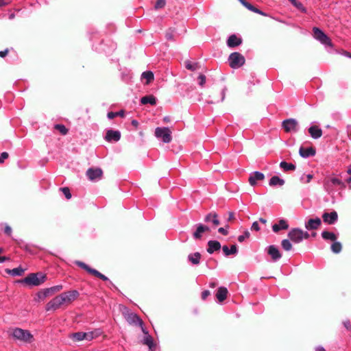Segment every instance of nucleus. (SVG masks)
Listing matches in <instances>:
<instances>
[{"instance_id":"f257e3e1","label":"nucleus","mask_w":351,"mask_h":351,"mask_svg":"<svg viewBox=\"0 0 351 351\" xmlns=\"http://www.w3.org/2000/svg\"><path fill=\"white\" fill-rule=\"evenodd\" d=\"M8 335L15 341H19L25 343H30L34 341V336L31 332L20 328H13L8 330Z\"/></svg>"},{"instance_id":"f03ea898","label":"nucleus","mask_w":351,"mask_h":351,"mask_svg":"<svg viewBox=\"0 0 351 351\" xmlns=\"http://www.w3.org/2000/svg\"><path fill=\"white\" fill-rule=\"evenodd\" d=\"M337 186L344 187L345 184L335 176H328L324 181V189L328 193H334Z\"/></svg>"},{"instance_id":"7ed1b4c3","label":"nucleus","mask_w":351,"mask_h":351,"mask_svg":"<svg viewBox=\"0 0 351 351\" xmlns=\"http://www.w3.org/2000/svg\"><path fill=\"white\" fill-rule=\"evenodd\" d=\"M46 280V276L41 273H32L25 278L19 280L20 282L25 283L30 286H39Z\"/></svg>"},{"instance_id":"20e7f679","label":"nucleus","mask_w":351,"mask_h":351,"mask_svg":"<svg viewBox=\"0 0 351 351\" xmlns=\"http://www.w3.org/2000/svg\"><path fill=\"white\" fill-rule=\"evenodd\" d=\"M101 335V331L99 329L95 330L93 331H90L87 332H78L73 333L70 335V337L74 341H80L82 340L91 341L94 338L99 336Z\"/></svg>"},{"instance_id":"39448f33","label":"nucleus","mask_w":351,"mask_h":351,"mask_svg":"<svg viewBox=\"0 0 351 351\" xmlns=\"http://www.w3.org/2000/svg\"><path fill=\"white\" fill-rule=\"evenodd\" d=\"M288 237L293 243H299L302 242L304 239H308L309 234L300 228H293L289 231Z\"/></svg>"},{"instance_id":"423d86ee","label":"nucleus","mask_w":351,"mask_h":351,"mask_svg":"<svg viewBox=\"0 0 351 351\" xmlns=\"http://www.w3.org/2000/svg\"><path fill=\"white\" fill-rule=\"evenodd\" d=\"M155 136L157 138L161 139L163 143H169L171 141V132L169 128H156Z\"/></svg>"},{"instance_id":"0eeeda50","label":"nucleus","mask_w":351,"mask_h":351,"mask_svg":"<svg viewBox=\"0 0 351 351\" xmlns=\"http://www.w3.org/2000/svg\"><path fill=\"white\" fill-rule=\"evenodd\" d=\"M229 64L233 69H238L245 63V58L238 52L232 53L228 58Z\"/></svg>"},{"instance_id":"6e6552de","label":"nucleus","mask_w":351,"mask_h":351,"mask_svg":"<svg viewBox=\"0 0 351 351\" xmlns=\"http://www.w3.org/2000/svg\"><path fill=\"white\" fill-rule=\"evenodd\" d=\"M313 32L314 38L319 41L322 44L329 47H332V44L329 37L319 28L315 27H313Z\"/></svg>"},{"instance_id":"1a4fd4ad","label":"nucleus","mask_w":351,"mask_h":351,"mask_svg":"<svg viewBox=\"0 0 351 351\" xmlns=\"http://www.w3.org/2000/svg\"><path fill=\"white\" fill-rule=\"evenodd\" d=\"M282 125L286 132H296L298 130V122L295 119L284 120Z\"/></svg>"},{"instance_id":"9d476101","label":"nucleus","mask_w":351,"mask_h":351,"mask_svg":"<svg viewBox=\"0 0 351 351\" xmlns=\"http://www.w3.org/2000/svg\"><path fill=\"white\" fill-rule=\"evenodd\" d=\"M125 318L130 324L139 326L143 333H146V330L143 327V322L141 319L135 313H130L125 315Z\"/></svg>"},{"instance_id":"9b49d317","label":"nucleus","mask_w":351,"mask_h":351,"mask_svg":"<svg viewBox=\"0 0 351 351\" xmlns=\"http://www.w3.org/2000/svg\"><path fill=\"white\" fill-rule=\"evenodd\" d=\"M60 296L64 304H69L79 296V292L76 290L69 291L61 293Z\"/></svg>"},{"instance_id":"f8f14e48","label":"nucleus","mask_w":351,"mask_h":351,"mask_svg":"<svg viewBox=\"0 0 351 351\" xmlns=\"http://www.w3.org/2000/svg\"><path fill=\"white\" fill-rule=\"evenodd\" d=\"M63 302L61 300V298L59 295L55 297L51 300H50L46 305L45 309L47 311H56L62 305H63Z\"/></svg>"},{"instance_id":"ddd939ff","label":"nucleus","mask_w":351,"mask_h":351,"mask_svg":"<svg viewBox=\"0 0 351 351\" xmlns=\"http://www.w3.org/2000/svg\"><path fill=\"white\" fill-rule=\"evenodd\" d=\"M102 170L99 168H90L86 171V176L91 181L99 180L102 176Z\"/></svg>"},{"instance_id":"4468645a","label":"nucleus","mask_w":351,"mask_h":351,"mask_svg":"<svg viewBox=\"0 0 351 351\" xmlns=\"http://www.w3.org/2000/svg\"><path fill=\"white\" fill-rule=\"evenodd\" d=\"M323 221L328 224H334L338 219V215L336 211L330 213H324L322 215Z\"/></svg>"},{"instance_id":"2eb2a0df","label":"nucleus","mask_w":351,"mask_h":351,"mask_svg":"<svg viewBox=\"0 0 351 351\" xmlns=\"http://www.w3.org/2000/svg\"><path fill=\"white\" fill-rule=\"evenodd\" d=\"M208 231H210V228L208 226L202 223H198L197 224L196 230L193 234V238L195 239H199L202 238L204 232Z\"/></svg>"},{"instance_id":"dca6fc26","label":"nucleus","mask_w":351,"mask_h":351,"mask_svg":"<svg viewBox=\"0 0 351 351\" xmlns=\"http://www.w3.org/2000/svg\"><path fill=\"white\" fill-rule=\"evenodd\" d=\"M121 138V133L119 131L115 130H108L106 132V135L105 137V139L107 141H118L120 140Z\"/></svg>"},{"instance_id":"f3484780","label":"nucleus","mask_w":351,"mask_h":351,"mask_svg":"<svg viewBox=\"0 0 351 351\" xmlns=\"http://www.w3.org/2000/svg\"><path fill=\"white\" fill-rule=\"evenodd\" d=\"M265 178V176L263 173L259 171H254L252 173L249 178V182L252 186H254L256 184L258 181L263 180Z\"/></svg>"},{"instance_id":"a211bd4d","label":"nucleus","mask_w":351,"mask_h":351,"mask_svg":"<svg viewBox=\"0 0 351 351\" xmlns=\"http://www.w3.org/2000/svg\"><path fill=\"white\" fill-rule=\"evenodd\" d=\"M267 253L271 256L274 261H277L282 257L280 251L274 245H270L268 247Z\"/></svg>"},{"instance_id":"6ab92c4d","label":"nucleus","mask_w":351,"mask_h":351,"mask_svg":"<svg viewBox=\"0 0 351 351\" xmlns=\"http://www.w3.org/2000/svg\"><path fill=\"white\" fill-rule=\"evenodd\" d=\"M321 219L318 217H316L315 219H310L307 222H306L305 228L307 230H316L321 225Z\"/></svg>"},{"instance_id":"aec40b11","label":"nucleus","mask_w":351,"mask_h":351,"mask_svg":"<svg viewBox=\"0 0 351 351\" xmlns=\"http://www.w3.org/2000/svg\"><path fill=\"white\" fill-rule=\"evenodd\" d=\"M308 133L314 139L319 138L322 136V130L317 125H312L308 128Z\"/></svg>"},{"instance_id":"412c9836","label":"nucleus","mask_w":351,"mask_h":351,"mask_svg":"<svg viewBox=\"0 0 351 351\" xmlns=\"http://www.w3.org/2000/svg\"><path fill=\"white\" fill-rule=\"evenodd\" d=\"M51 295L47 288L39 291L34 297V301L40 302L44 301L48 296Z\"/></svg>"},{"instance_id":"4be33fe9","label":"nucleus","mask_w":351,"mask_h":351,"mask_svg":"<svg viewBox=\"0 0 351 351\" xmlns=\"http://www.w3.org/2000/svg\"><path fill=\"white\" fill-rule=\"evenodd\" d=\"M221 248V244L219 241H209L208 242V248H207V252L209 253V254H213L214 253L215 251H218Z\"/></svg>"},{"instance_id":"5701e85b","label":"nucleus","mask_w":351,"mask_h":351,"mask_svg":"<svg viewBox=\"0 0 351 351\" xmlns=\"http://www.w3.org/2000/svg\"><path fill=\"white\" fill-rule=\"evenodd\" d=\"M299 154L302 158H308L314 156L315 154V150L311 147L308 148L301 147L299 150Z\"/></svg>"},{"instance_id":"b1692460","label":"nucleus","mask_w":351,"mask_h":351,"mask_svg":"<svg viewBox=\"0 0 351 351\" xmlns=\"http://www.w3.org/2000/svg\"><path fill=\"white\" fill-rule=\"evenodd\" d=\"M241 38L237 37L234 34L231 35L227 40V45L229 47H234L239 46V45L241 44Z\"/></svg>"},{"instance_id":"393cba45","label":"nucleus","mask_w":351,"mask_h":351,"mask_svg":"<svg viewBox=\"0 0 351 351\" xmlns=\"http://www.w3.org/2000/svg\"><path fill=\"white\" fill-rule=\"evenodd\" d=\"M288 228L289 225L284 219H280L278 223H275L272 226V230L275 232H277L280 230H287Z\"/></svg>"},{"instance_id":"a878e982","label":"nucleus","mask_w":351,"mask_h":351,"mask_svg":"<svg viewBox=\"0 0 351 351\" xmlns=\"http://www.w3.org/2000/svg\"><path fill=\"white\" fill-rule=\"evenodd\" d=\"M205 222L211 221L215 226L219 224V221L218 219V215L216 213H210L208 214L204 218Z\"/></svg>"},{"instance_id":"bb28decb","label":"nucleus","mask_w":351,"mask_h":351,"mask_svg":"<svg viewBox=\"0 0 351 351\" xmlns=\"http://www.w3.org/2000/svg\"><path fill=\"white\" fill-rule=\"evenodd\" d=\"M228 294V290L226 287H221L218 289L217 292L216 293V297L219 302H223L226 300Z\"/></svg>"},{"instance_id":"cd10ccee","label":"nucleus","mask_w":351,"mask_h":351,"mask_svg":"<svg viewBox=\"0 0 351 351\" xmlns=\"http://www.w3.org/2000/svg\"><path fill=\"white\" fill-rule=\"evenodd\" d=\"M24 271H25V269L21 267H19L17 268H14L12 269H5V272L7 274H10L13 276H21L23 274Z\"/></svg>"},{"instance_id":"c85d7f7f","label":"nucleus","mask_w":351,"mask_h":351,"mask_svg":"<svg viewBox=\"0 0 351 351\" xmlns=\"http://www.w3.org/2000/svg\"><path fill=\"white\" fill-rule=\"evenodd\" d=\"M285 184V180L280 178L278 176H274L269 180V184L271 186H282Z\"/></svg>"},{"instance_id":"c756f323","label":"nucleus","mask_w":351,"mask_h":351,"mask_svg":"<svg viewBox=\"0 0 351 351\" xmlns=\"http://www.w3.org/2000/svg\"><path fill=\"white\" fill-rule=\"evenodd\" d=\"M141 102L142 104H144V105L149 104L152 106H154L156 104V99L153 95H147V96L143 97L141 99Z\"/></svg>"},{"instance_id":"7c9ffc66","label":"nucleus","mask_w":351,"mask_h":351,"mask_svg":"<svg viewBox=\"0 0 351 351\" xmlns=\"http://www.w3.org/2000/svg\"><path fill=\"white\" fill-rule=\"evenodd\" d=\"M222 250L225 256H226L232 254H236L237 253V248L235 245H232L230 248H229L227 245H223Z\"/></svg>"},{"instance_id":"2f4dec72","label":"nucleus","mask_w":351,"mask_h":351,"mask_svg":"<svg viewBox=\"0 0 351 351\" xmlns=\"http://www.w3.org/2000/svg\"><path fill=\"white\" fill-rule=\"evenodd\" d=\"M200 258L201 254L199 252L190 254L188 256L189 261L193 265H198L199 263Z\"/></svg>"},{"instance_id":"473e14b6","label":"nucleus","mask_w":351,"mask_h":351,"mask_svg":"<svg viewBox=\"0 0 351 351\" xmlns=\"http://www.w3.org/2000/svg\"><path fill=\"white\" fill-rule=\"evenodd\" d=\"M243 6H245L247 9L249 10L259 14L263 16H266L267 14L262 12L261 10H258V8H255L254 5H252L251 3H248L247 1L243 3Z\"/></svg>"},{"instance_id":"72a5a7b5","label":"nucleus","mask_w":351,"mask_h":351,"mask_svg":"<svg viewBox=\"0 0 351 351\" xmlns=\"http://www.w3.org/2000/svg\"><path fill=\"white\" fill-rule=\"evenodd\" d=\"M280 167L285 171H294L295 169V166L293 164L288 163L285 161H282L280 163Z\"/></svg>"},{"instance_id":"f704fd0d","label":"nucleus","mask_w":351,"mask_h":351,"mask_svg":"<svg viewBox=\"0 0 351 351\" xmlns=\"http://www.w3.org/2000/svg\"><path fill=\"white\" fill-rule=\"evenodd\" d=\"M322 237L325 240H330L332 241H335L337 239V236L333 232L328 231L322 232Z\"/></svg>"},{"instance_id":"c9c22d12","label":"nucleus","mask_w":351,"mask_h":351,"mask_svg":"<svg viewBox=\"0 0 351 351\" xmlns=\"http://www.w3.org/2000/svg\"><path fill=\"white\" fill-rule=\"evenodd\" d=\"M146 335L143 339V343L147 345L149 350H152L154 348V343H153V339L152 337L147 334V332L146 331V333H145Z\"/></svg>"},{"instance_id":"e433bc0d","label":"nucleus","mask_w":351,"mask_h":351,"mask_svg":"<svg viewBox=\"0 0 351 351\" xmlns=\"http://www.w3.org/2000/svg\"><path fill=\"white\" fill-rule=\"evenodd\" d=\"M142 78L147 80V84H149L154 80V73L152 71H145L142 73Z\"/></svg>"},{"instance_id":"4c0bfd02","label":"nucleus","mask_w":351,"mask_h":351,"mask_svg":"<svg viewBox=\"0 0 351 351\" xmlns=\"http://www.w3.org/2000/svg\"><path fill=\"white\" fill-rule=\"evenodd\" d=\"M341 249L342 246L340 242L335 241L331 245V250L334 253H339Z\"/></svg>"},{"instance_id":"58836bf2","label":"nucleus","mask_w":351,"mask_h":351,"mask_svg":"<svg viewBox=\"0 0 351 351\" xmlns=\"http://www.w3.org/2000/svg\"><path fill=\"white\" fill-rule=\"evenodd\" d=\"M282 248L286 251H289L292 248V245L289 240L283 239L281 243Z\"/></svg>"},{"instance_id":"ea45409f","label":"nucleus","mask_w":351,"mask_h":351,"mask_svg":"<svg viewBox=\"0 0 351 351\" xmlns=\"http://www.w3.org/2000/svg\"><path fill=\"white\" fill-rule=\"evenodd\" d=\"M76 264L81 268L85 269L87 272L92 274V271L95 269L90 268L88 265L81 261H76Z\"/></svg>"},{"instance_id":"a19ab883","label":"nucleus","mask_w":351,"mask_h":351,"mask_svg":"<svg viewBox=\"0 0 351 351\" xmlns=\"http://www.w3.org/2000/svg\"><path fill=\"white\" fill-rule=\"evenodd\" d=\"M291 4L295 6V8H297L298 9L302 10V12H306V9L304 8L303 5L298 1L297 0H289Z\"/></svg>"},{"instance_id":"79ce46f5","label":"nucleus","mask_w":351,"mask_h":351,"mask_svg":"<svg viewBox=\"0 0 351 351\" xmlns=\"http://www.w3.org/2000/svg\"><path fill=\"white\" fill-rule=\"evenodd\" d=\"M55 128L58 130L62 134L65 135L68 132L66 128L62 124H57L55 125Z\"/></svg>"},{"instance_id":"37998d69","label":"nucleus","mask_w":351,"mask_h":351,"mask_svg":"<svg viewBox=\"0 0 351 351\" xmlns=\"http://www.w3.org/2000/svg\"><path fill=\"white\" fill-rule=\"evenodd\" d=\"M91 274L94 275L95 276H96L97 278H99L100 279H101L104 281L108 280V278L106 276H104V274H102L101 273H100L99 271H98L96 269H94L93 271H92Z\"/></svg>"},{"instance_id":"c03bdc74","label":"nucleus","mask_w":351,"mask_h":351,"mask_svg":"<svg viewBox=\"0 0 351 351\" xmlns=\"http://www.w3.org/2000/svg\"><path fill=\"white\" fill-rule=\"evenodd\" d=\"M313 175L312 174H307V175H302L300 178V180L302 182H304L305 183H308L311 181L313 179Z\"/></svg>"},{"instance_id":"a18cd8bd","label":"nucleus","mask_w":351,"mask_h":351,"mask_svg":"<svg viewBox=\"0 0 351 351\" xmlns=\"http://www.w3.org/2000/svg\"><path fill=\"white\" fill-rule=\"evenodd\" d=\"M47 289H48L50 295H52L55 292H58V291L62 290V285H56V286H54V287H52L50 288H47Z\"/></svg>"},{"instance_id":"49530a36","label":"nucleus","mask_w":351,"mask_h":351,"mask_svg":"<svg viewBox=\"0 0 351 351\" xmlns=\"http://www.w3.org/2000/svg\"><path fill=\"white\" fill-rule=\"evenodd\" d=\"M165 4H166L165 0H156L154 7L156 9L162 8L163 7H165Z\"/></svg>"},{"instance_id":"de8ad7c7","label":"nucleus","mask_w":351,"mask_h":351,"mask_svg":"<svg viewBox=\"0 0 351 351\" xmlns=\"http://www.w3.org/2000/svg\"><path fill=\"white\" fill-rule=\"evenodd\" d=\"M250 232H249L247 230H246V231H245V232L243 233V234L239 236V237H238V241H239V242H241H241H243L245 239H246L249 238V237H250Z\"/></svg>"},{"instance_id":"09e8293b","label":"nucleus","mask_w":351,"mask_h":351,"mask_svg":"<svg viewBox=\"0 0 351 351\" xmlns=\"http://www.w3.org/2000/svg\"><path fill=\"white\" fill-rule=\"evenodd\" d=\"M62 191L66 199H69L71 197V194L70 193L69 188H67V187L62 188Z\"/></svg>"},{"instance_id":"8fccbe9b","label":"nucleus","mask_w":351,"mask_h":351,"mask_svg":"<svg viewBox=\"0 0 351 351\" xmlns=\"http://www.w3.org/2000/svg\"><path fill=\"white\" fill-rule=\"evenodd\" d=\"M198 80H199V84L201 86H203L206 83V76L204 75H199L198 77Z\"/></svg>"},{"instance_id":"3c124183","label":"nucleus","mask_w":351,"mask_h":351,"mask_svg":"<svg viewBox=\"0 0 351 351\" xmlns=\"http://www.w3.org/2000/svg\"><path fill=\"white\" fill-rule=\"evenodd\" d=\"M229 228L228 226H226V228H219L218 229V232L223 235H227L228 234V228Z\"/></svg>"},{"instance_id":"603ef678","label":"nucleus","mask_w":351,"mask_h":351,"mask_svg":"<svg viewBox=\"0 0 351 351\" xmlns=\"http://www.w3.org/2000/svg\"><path fill=\"white\" fill-rule=\"evenodd\" d=\"M252 230L254 231H259L260 230V226L258 225V223L257 221H254L251 227Z\"/></svg>"},{"instance_id":"864d4df0","label":"nucleus","mask_w":351,"mask_h":351,"mask_svg":"<svg viewBox=\"0 0 351 351\" xmlns=\"http://www.w3.org/2000/svg\"><path fill=\"white\" fill-rule=\"evenodd\" d=\"M8 154L7 152H2L0 156V163H2L5 159L8 158Z\"/></svg>"},{"instance_id":"5fc2aeb1","label":"nucleus","mask_w":351,"mask_h":351,"mask_svg":"<svg viewBox=\"0 0 351 351\" xmlns=\"http://www.w3.org/2000/svg\"><path fill=\"white\" fill-rule=\"evenodd\" d=\"M108 118L109 119H114L115 117L118 116V113H116V112H110L108 113Z\"/></svg>"},{"instance_id":"6e6d98bb","label":"nucleus","mask_w":351,"mask_h":351,"mask_svg":"<svg viewBox=\"0 0 351 351\" xmlns=\"http://www.w3.org/2000/svg\"><path fill=\"white\" fill-rule=\"evenodd\" d=\"M209 295H210V291L206 290V291L202 292V298L203 300H205Z\"/></svg>"},{"instance_id":"4d7b16f0","label":"nucleus","mask_w":351,"mask_h":351,"mask_svg":"<svg viewBox=\"0 0 351 351\" xmlns=\"http://www.w3.org/2000/svg\"><path fill=\"white\" fill-rule=\"evenodd\" d=\"M341 54L346 56V57H348L349 58H351V53L348 52V51H342L341 52Z\"/></svg>"},{"instance_id":"13d9d810","label":"nucleus","mask_w":351,"mask_h":351,"mask_svg":"<svg viewBox=\"0 0 351 351\" xmlns=\"http://www.w3.org/2000/svg\"><path fill=\"white\" fill-rule=\"evenodd\" d=\"M10 3V1L8 0H0V7L5 6L6 5H8Z\"/></svg>"},{"instance_id":"bf43d9fd","label":"nucleus","mask_w":351,"mask_h":351,"mask_svg":"<svg viewBox=\"0 0 351 351\" xmlns=\"http://www.w3.org/2000/svg\"><path fill=\"white\" fill-rule=\"evenodd\" d=\"M8 53V49H5L4 51H0V57L1 58H4Z\"/></svg>"},{"instance_id":"052dcab7","label":"nucleus","mask_w":351,"mask_h":351,"mask_svg":"<svg viewBox=\"0 0 351 351\" xmlns=\"http://www.w3.org/2000/svg\"><path fill=\"white\" fill-rule=\"evenodd\" d=\"M12 232V229L10 226H7L5 228V233L10 235Z\"/></svg>"},{"instance_id":"680f3d73","label":"nucleus","mask_w":351,"mask_h":351,"mask_svg":"<svg viewBox=\"0 0 351 351\" xmlns=\"http://www.w3.org/2000/svg\"><path fill=\"white\" fill-rule=\"evenodd\" d=\"M343 325L347 329H350L351 328V325L349 321L344 322Z\"/></svg>"},{"instance_id":"e2e57ef3","label":"nucleus","mask_w":351,"mask_h":351,"mask_svg":"<svg viewBox=\"0 0 351 351\" xmlns=\"http://www.w3.org/2000/svg\"><path fill=\"white\" fill-rule=\"evenodd\" d=\"M186 67L188 69H189V70H192V71H193V70H195V67L193 65H192V64H189H189H187L186 65Z\"/></svg>"},{"instance_id":"0e129e2a","label":"nucleus","mask_w":351,"mask_h":351,"mask_svg":"<svg viewBox=\"0 0 351 351\" xmlns=\"http://www.w3.org/2000/svg\"><path fill=\"white\" fill-rule=\"evenodd\" d=\"M234 218V213L232 212H230L229 213V217L228 219V221H230L232 220Z\"/></svg>"},{"instance_id":"69168bd1","label":"nucleus","mask_w":351,"mask_h":351,"mask_svg":"<svg viewBox=\"0 0 351 351\" xmlns=\"http://www.w3.org/2000/svg\"><path fill=\"white\" fill-rule=\"evenodd\" d=\"M9 260L8 257L6 256H0V263H3L6 261Z\"/></svg>"},{"instance_id":"338daca9","label":"nucleus","mask_w":351,"mask_h":351,"mask_svg":"<svg viewBox=\"0 0 351 351\" xmlns=\"http://www.w3.org/2000/svg\"><path fill=\"white\" fill-rule=\"evenodd\" d=\"M165 36L167 40H171L173 38V34L171 33H167Z\"/></svg>"},{"instance_id":"774afa93","label":"nucleus","mask_w":351,"mask_h":351,"mask_svg":"<svg viewBox=\"0 0 351 351\" xmlns=\"http://www.w3.org/2000/svg\"><path fill=\"white\" fill-rule=\"evenodd\" d=\"M348 136L349 138L351 139V126H348Z\"/></svg>"}]
</instances>
